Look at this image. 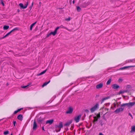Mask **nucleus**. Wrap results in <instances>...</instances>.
Listing matches in <instances>:
<instances>
[{
	"instance_id": "052dcab7",
	"label": "nucleus",
	"mask_w": 135,
	"mask_h": 135,
	"mask_svg": "<svg viewBox=\"0 0 135 135\" xmlns=\"http://www.w3.org/2000/svg\"><path fill=\"white\" fill-rule=\"evenodd\" d=\"M18 135H20V134H19Z\"/></svg>"
},
{
	"instance_id": "aec40b11",
	"label": "nucleus",
	"mask_w": 135,
	"mask_h": 135,
	"mask_svg": "<svg viewBox=\"0 0 135 135\" xmlns=\"http://www.w3.org/2000/svg\"><path fill=\"white\" fill-rule=\"evenodd\" d=\"M47 70L46 69L44 71H43L41 73L37 74V76H38L40 75H41L44 74L46 71Z\"/></svg>"
},
{
	"instance_id": "bf43d9fd",
	"label": "nucleus",
	"mask_w": 135,
	"mask_h": 135,
	"mask_svg": "<svg viewBox=\"0 0 135 135\" xmlns=\"http://www.w3.org/2000/svg\"><path fill=\"white\" fill-rule=\"evenodd\" d=\"M118 103H117V104H118Z\"/></svg>"
},
{
	"instance_id": "49530a36",
	"label": "nucleus",
	"mask_w": 135,
	"mask_h": 135,
	"mask_svg": "<svg viewBox=\"0 0 135 135\" xmlns=\"http://www.w3.org/2000/svg\"><path fill=\"white\" fill-rule=\"evenodd\" d=\"M17 112H17V110H16V111H15L14 112V114H16V113H17Z\"/></svg>"
},
{
	"instance_id": "c03bdc74",
	"label": "nucleus",
	"mask_w": 135,
	"mask_h": 135,
	"mask_svg": "<svg viewBox=\"0 0 135 135\" xmlns=\"http://www.w3.org/2000/svg\"><path fill=\"white\" fill-rule=\"evenodd\" d=\"M22 109V108H20V109H17V112L20 111Z\"/></svg>"
},
{
	"instance_id": "9b49d317",
	"label": "nucleus",
	"mask_w": 135,
	"mask_h": 135,
	"mask_svg": "<svg viewBox=\"0 0 135 135\" xmlns=\"http://www.w3.org/2000/svg\"><path fill=\"white\" fill-rule=\"evenodd\" d=\"M135 104V102L129 103L128 105V108H130L131 107L133 106Z\"/></svg>"
},
{
	"instance_id": "c85d7f7f",
	"label": "nucleus",
	"mask_w": 135,
	"mask_h": 135,
	"mask_svg": "<svg viewBox=\"0 0 135 135\" xmlns=\"http://www.w3.org/2000/svg\"><path fill=\"white\" fill-rule=\"evenodd\" d=\"M50 33L51 34V35H53L55 36L56 33V32L54 31V32H51Z\"/></svg>"
},
{
	"instance_id": "4be33fe9",
	"label": "nucleus",
	"mask_w": 135,
	"mask_h": 135,
	"mask_svg": "<svg viewBox=\"0 0 135 135\" xmlns=\"http://www.w3.org/2000/svg\"><path fill=\"white\" fill-rule=\"evenodd\" d=\"M94 119L93 120V123L94 124H95V122L97 121L98 120V119L96 116L94 117Z\"/></svg>"
},
{
	"instance_id": "bb28decb",
	"label": "nucleus",
	"mask_w": 135,
	"mask_h": 135,
	"mask_svg": "<svg viewBox=\"0 0 135 135\" xmlns=\"http://www.w3.org/2000/svg\"><path fill=\"white\" fill-rule=\"evenodd\" d=\"M60 27V28H64L65 29H66L68 30H69V29H68V28L66 27H65L64 26H63L62 25H61L60 26H59Z\"/></svg>"
},
{
	"instance_id": "f704fd0d",
	"label": "nucleus",
	"mask_w": 135,
	"mask_h": 135,
	"mask_svg": "<svg viewBox=\"0 0 135 135\" xmlns=\"http://www.w3.org/2000/svg\"><path fill=\"white\" fill-rule=\"evenodd\" d=\"M133 60H129L127 61V62H132L133 61Z\"/></svg>"
},
{
	"instance_id": "8fccbe9b",
	"label": "nucleus",
	"mask_w": 135,
	"mask_h": 135,
	"mask_svg": "<svg viewBox=\"0 0 135 135\" xmlns=\"http://www.w3.org/2000/svg\"><path fill=\"white\" fill-rule=\"evenodd\" d=\"M42 129L44 131H45L44 129V127H42Z\"/></svg>"
},
{
	"instance_id": "72a5a7b5",
	"label": "nucleus",
	"mask_w": 135,
	"mask_h": 135,
	"mask_svg": "<svg viewBox=\"0 0 135 135\" xmlns=\"http://www.w3.org/2000/svg\"><path fill=\"white\" fill-rule=\"evenodd\" d=\"M59 28H60V27H56L55 30H54L56 32H57V30H58Z\"/></svg>"
},
{
	"instance_id": "6e6552de",
	"label": "nucleus",
	"mask_w": 135,
	"mask_h": 135,
	"mask_svg": "<svg viewBox=\"0 0 135 135\" xmlns=\"http://www.w3.org/2000/svg\"><path fill=\"white\" fill-rule=\"evenodd\" d=\"M63 127V125L62 124L61 122H60L59 123V125H57L56 126V128H59V129L58 131H59L60 129L61 128H62ZM57 132H58V131H57Z\"/></svg>"
},
{
	"instance_id": "79ce46f5",
	"label": "nucleus",
	"mask_w": 135,
	"mask_h": 135,
	"mask_svg": "<svg viewBox=\"0 0 135 135\" xmlns=\"http://www.w3.org/2000/svg\"><path fill=\"white\" fill-rule=\"evenodd\" d=\"M16 123V121H13V124L14 126H15V124Z\"/></svg>"
},
{
	"instance_id": "de8ad7c7",
	"label": "nucleus",
	"mask_w": 135,
	"mask_h": 135,
	"mask_svg": "<svg viewBox=\"0 0 135 135\" xmlns=\"http://www.w3.org/2000/svg\"><path fill=\"white\" fill-rule=\"evenodd\" d=\"M99 135H104L103 134H102L101 133H99Z\"/></svg>"
},
{
	"instance_id": "603ef678",
	"label": "nucleus",
	"mask_w": 135,
	"mask_h": 135,
	"mask_svg": "<svg viewBox=\"0 0 135 135\" xmlns=\"http://www.w3.org/2000/svg\"><path fill=\"white\" fill-rule=\"evenodd\" d=\"M73 4H74V0L73 1Z\"/></svg>"
},
{
	"instance_id": "58836bf2",
	"label": "nucleus",
	"mask_w": 135,
	"mask_h": 135,
	"mask_svg": "<svg viewBox=\"0 0 135 135\" xmlns=\"http://www.w3.org/2000/svg\"><path fill=\"white\" fill-rule=\"evenodd\" d=\"M113 106L114 108H116V104L115 103H113Z\"/></svg>"
},
{
	"instance_id": "6e6d98bb",
	"label": "nucleus",
	"mask_w": 135,
	"mask_h": 135,
	"mask_svg": "<svg viewBox=\"0 0 135 135\" xmlns=\"http://www.w3.org/2000/svg\"><path fill=\"white\" fill-rule=\"evenodd\" d=\"M107 113V112L106 113H105V114H104V115H105V114H106V113Z\"/></svg>"
},
{
	"instance_id": "a878e982",
	"label": "nucleus",
	"mask_w": 135,
	"mask_h": 135,
	"mask_svg": "<svg viewBox=\"0 0 135 135\" xmlns=\"http://www.w3.org/2000/svg\"><path fill=\"white\" fill-rule=\"evenodd\" d=\"M128 103H123L120 106L121 107H123L125 106H127V107H128Z\"/></svg>"
},
{
	"instance_id": "423d86ee",
	"label": "nucleus",
	"mask_w": 135,
	"mask_h": 135,
	"mask_svg": "<svg viewBox=\"0 0 135 135\" xmlns=\"http://www.w3.org/2000/svg\"><path fill=\"white\" fill-rule=\"evenodd\" d=\"M124 109L122 108H119L117 109L114 111V112L116 113H118L122 111Z\"/></svg>"
},
{
	"instance_id": "393cba45",
	"label": "nucleus",
	"mask_w": 135,
	"mask_h": 135,
	"mask_svg": "<svg viewBox=\"0 0 135 135\" xmlns=\"http://www.w3.org/2000/svg\"><path fill=\"white\" fill-rule=\"evenodd\" d=\"M9 28V26L7 25H4L3 27V29L4 30H7Z\"/></svg>"
},
{
	"instance_id": "473e14b6",
	"label": "nucleus",
	"mask_w": 135,
	"mask_h": 135,
	"mask_svg": "<svg viewBox=\"0 0 135 135\" xmlns=\"http://www.w3.org/2000/svg\"><path fill=\"white\" fill-rule=\"evenodd\" d=\"M8 131H5L4 132L3 134L5 135H6L8 133Z\"/></svg>"
},
{
	"instance_id": "20e7f679",
	"label": "nucleus",
	"mask_w": 135,
	"mask_h": 135,
	"mask_svg": "<svg viewBox=\"0 0 135 135\" xmlns=\"http://www.w3.org/2000/svg\"><path fill=\"white\" fill-rule=\"evenodd\" d=\"M28 3L27 2H26V4L24 6H23V4L22 3H20L19 4V5L20 7L21 8L23 9H25L26 8L28 5Z\"/></svg>"
},
{
	"instance_id": "13d9d810",
	"label": "nucleus",
	"mask_w": 135,
	"mask_h": 135,
	"mask_svg": "<svg viewBox=\"0 0 135 135\" xmlns=\"http://www.w3.org/2000/svg\"><path fill=\"white\" fill-rule=\"evenodd\" d=\"M118 105H117V107H118Z\"/></svg>"
},
{
	"instance_id": "0eeeda50",
	"label": "nucleus",
	"mask_w": 135,
	"mask_h": 135,
	"mask_svg": "<svg viewBox=\"0 0 135 135\" xmlns=\"http://www.w3.org/2000/svg\"><path fill=\"white\" fill-rule=\"evenodd\" d=\"M73 110V109L71 107H69L68 110L66 112V114H71Z\"/></svg>"
},
{
	"instance_id": "c9c22d12",
	"label": "nucleus",
	"mask_w": 135,
	"mask_h": 135,
	"mask_svg": "<svg viewBox=\"0 0 135 135\" xmlns=\"http://www.w3.org/2000/svg\"><path fill=\"white\" fill-rule=\"evenodd\" d=\"M123 81V80L122 79L120 78L118 80V81L119 82H122Z\"/></svg>"
},
{
	"instance_id": "4c0bfd02",
	"label": "nucleus",
	"mask_w": 135,
	"mask_h": 135,
	"mask_svg": "<svg viewBox=\"0 0 135 135\" xmlns=\"http://www.w3.org/2000/svg\"><path fill=\"white\" fill-rule=\"evenodd\" d=\"M85 111L87 113H88L89 112V110L87 109H85Z\"/></svg>"
},
{
	"instance_id": "39448f33",
	"label": "nucleus",
	"mask_w": 135,
	"mask_h": 135,
	"mask_svg": "<svg viewBox=\"0 0 135 135\" xmlns=\"http://www.w3.org/2000/svg\"><path fill=\"white\" fill-rule=\"evenodd\" d=\"M81 117V115H78L77 116H76L74 117V120L76 123H78L79 122Z\"/></svg>"
},
{
	"instance_id": "5fc2aeb1",
	"label": "nucleus",
	"mask_w": 135,
	"mask_h": 135,
	"mask_svg": "<svg viewBox=\"0 0 135 135\" xmlns=\"http://www.w3.org/2000/svg\"><path fill=\"white\" fill-rule=\"evenodd\" d=\"M106 109H107V110H108V108Z\"/></svg>"
},
{
	"instance_id": "4468645a",
	"label": "nucleus",
	"mask_w": 135,
	"mask_h": 135,
	"mask_svg": "<svg viewBox=\"0 0 135 135\" xmlns=\"http://www.w3.org/2000/svg\"><path fill=\"white\" fill-rule=\"evenodd\" d=\"M54 121L53 119H50L47 120L46 122V124L49 123L50 124H51Z\"/></svg>"
},
{
	"instance_id": "37998d69",
	"label": "nucleus",
	"mask_w": 135,
	"mask_h": 135,
	"mask_svg": "<svg viewBox=\"0 0 135 135\" xmlns=\"http://www.w3.org/2000/svg\"><path fill=\"white\" fill-rule=\"evenodd\" d=\"M128 114H129V115H130V116H131V117H132V118H133L132 116L130 113H129Z\"/></svg>"
},
{
	"instance_id": "412c9836",
	"label": "nucleus",
	"mask_w": 135,
	"mask_h": 135,
	"mask_svg": "<svg viewBox=\"0 0 135 135\" xmlns=\"http://www.w3.org/2000/svg\"><path fill=\"white\" fill-rule=\"evenodd\" d=\"M109 98V97H105V98H103L102 99L101 101V104L104 101V100L108 99Z\"/></svg>"
},
{
	"instance_id": "f257e3e1",
	"label": "nucleus",
	"mask_w": 135,
	"mask_h": 135,
	"mask_svg": "<svg viewBox=\"0 0 135 135\" xmlns=\"http://www.w3.org/2000/svg\"><path fill=\"white\" fill-rule=\"evenodd\" d=\"M99 105L98 103H96L90 109V111L91 113H93L98 109L99 108Z\"/></svg>"
},
{
	"instance_id": "f3484780",
	"label": "nucleus",
	"mask_w": 135,
	"mask_h": 135,
	"mask_svg": "<svg viewBox=\"0 0 135 135\" xmlns=\"http://www.w3.org/2000/svg\"><path fill=\"white\" fill-rule=\"evenodd\" d=\"M72 121H70L69 122H66L64 124L65 126H68L70 125Z\"/></svg>"
},
{
	"instance_id": "864d4df0",
	"label": "nucleus",
	"mask_w": 135,
	"mask_h": 135,
	"mask_svg": "<svg viewBox=\"0 0 135 135\" xmlns=\"http://www.w3.org/2000/svg\"><path fill=\"white\" fill-rule=\"evenodd\" d=\"M129 85H128L127 86V87L128 88H129Z\"/></svg>"
},
{
	"instance_id": "a19ab883",
	"label": "nucleus",
	"mask_w": 135,
	"mask_h": 135,
	"mask_svg": "<svg viewBox=\"0 0 135 135\" xmlns=\"http://www.w3.org/2000/svg\"><path fill=\"white\" fill-rule=\"evenodd\" d=\"M50 35H51V34H50V33H49L47 35V36H46V37H48Z\"/></svg>"
},
{
	"instance_id": "f8f14e48",
	"label": "nucleus",
	"mask_w": 135,
	"mask_h": 135,
	"mask_svg": "<svg viewBox=\"0 0 135 135\" xmlns=\"http://www.w3.org/2000/svg\"><path fill=\"white\" fill-rule=\"evenodd\" d=\"M112 87L113 88L116 89L118 88L119 87V86L116 84H114L112 85Z\"/></svg>"
},
{
	"instance_id": "2f4dec72",
	"label": "nucleus",
	"mask_w": 135,
	"mask_h": 135,
	"mask_svg": "<svg viewBox=\"0 0 135 135\" xmlns=\"http://www.w3.org/2000/svg\"><path fill=\"white\" fill-rule=\"evenodd\" d=\"M98 119H99L100 117V113H99L97 115V116H96Z\"/></svg>"
},
{
	"instance_id": "ea45409f",
	"label": "nucleus",
	"mask_w": 135,
	"mask_h": 135,
	"mask_svg": "<svg viewBox=\"0 0 135 135\" xmlns=\"http://www.w3.org/2000/svg\"><path fill=\"white\" fill-rule=\"evenodd\" d=\"M33 2H32V3L31 6H30V9H31L32 8V6L33 5Z\"/></svg>"
},
{
	"instance_id": "7ed1b4c3",
	"label": "nucleus",
	"mask_w": 135,
	"mask_h": 135,
	"mask_svg": "<svg viewBox=\"0 0 135 135\" xmlns=\"http://www.w3.org/2000/svg\"><path fill=\"white\" fill-rule=\"evenodd\" d=\"M18 28H16L13 29L12 30H11L10 32L8 33H7L6 35H5L4 36H3V37H2V39H3L5 37H6L8 36L12 32L15 31V30H18Z\"/></svg>"
},
{
	"instance_id": "4d7b16f0",
	"label": "nucleus",
	"mask_w": 135,
	"mask_h": 135,
	"mask_svg": "<svg viewBox=\"0 0 135 135\" xmlns=\"http://www.w3.org/2000/svg\"><path fill=\"white\" fill-rule=\"evenodd\" d=\"M11 135H12V133H11Z\"/></svg>"
},
{
	"instance_id": "ddd939ff",
	"label": "nucleus",
	"mask_w": 135,
	"mask_h": 135,
	"mask_svg": "<svg viewBox=\"0 0 135 135\" xmlns=\"http://www.w3.org/2000/svg\"><path fill=\"white\" fill-rule=\"evenodd\" d=\"M103 84L102 83H100L99 84L97 85L96 86V88L97 89L100 88L102 87Z\"/></svg>"
},
{
	"instance_id": "a18cd8bd",
	"label": "nucleus",
	"mask_w": 135,
	"mask_h": 135,
	"mask_svg": "<svg viewBox=\"0 0 135 135\" xmlns=\"http://www.w3.org/2000/svg\"><path fill=\"white\" fill-rule=\"evenodd\" d=\"M22 109V108H20V109H17V112L20 111Z\"/></svg>"
},
{
	"instance_id": "1a4fd4ad",
	"label": "nucleus",
	"mask_w": 135,
	"mask_h": 135,
	"mask_svg": "<svg viewBox=\"0 0 135 135\" xmlns=\"http://www.w3.org/2000/svg\"><path fill=\"white\" fill-rule=\"evenodd\" d=\"M37 127V123L35 121H34L33 124V130H35L36 129Z\"/></svg>"
},
{
	"instance_id": "5701e85b",
	"label": "nucleus",
	"mask_w": 135,
	"mask_h": 135,
	"mask_svg": "<svg viewBox=\"0 0 135 135\" xmlns=\"http://www.w3.org/2000/svg\"><path fill=\"white\" fill-rule=\"evenodd\" d=\"M37 23V22L36 21L34 23H33L30 26V30H32V27H33V26L35 25L36 23Z\"/></svg>"
},
{
	"instance_id": "2eb2a0df",
	"label": "nucleus",
	"mask_w": 135,
	"mask_h": 135,
	"mask_svg": "<svg viewBox=\"0 0 135 135\" xmlns=\"http://www.w3.org/2000/svg\"><path fill=\"white\" fill-rule=\"evenodd\" d=\"M135 132V125L134 126H132L131 127V133L134 132Z\"/></svg>"
},
{
	"instance_id": "c756f323",
	"label": "nucleus",
	"mask_w": 135,
	"mask_h": 135,
	"mask_svg": "<svg viewBox=\"0 0 135 135\" xmlns=\"http://www.w3.org/2000/svg\"><path fill=\"white\" fill-rule=\"evenodd\" d=\"M30 84H31L30 83H28V85H26V86H21V87L22 88H25L27 87L29 85H30Z\"/></svg>"
},
{
	"instance_id": "dca6fc26",
	"label": "nucleus",
	"mask_w": 135,
	"mask_h": 135,
	"mask_svg": "<svg viewBox=\"0 0 135 135\" xmlns=\"http://www.w3.org/2000/svg\"><path fill=\"white\" fill-rule=\"evenodd\" d=\"M128 90H120L119 92V94H123L124 93H127L128 92Z\"/></svg>"
},
{
	"instance_id": "e433bc0d",
	"label": "nucleus",
	"mask_w": 135,
	"mask_h": 135,
	"mask_svg": "<svg viewBox=\"0 0 135 135\" xmlns=\"http://www.w3.org/2000/svg\"><path fill=\"white\" fill-rule=\"evenodd\" d=\"M65 20L66 21H69L70 20V17H69L68 18H66L65 19Z\"/></svg>"
},
{
	"instance_id": "09e8293b",
	"label": "nucleus",
	"mask_w": 135,
	"mask_h": 135,
	"mask_svg": "<svg viewBox=\"0 0 135 135\" xmlns=\"http://www.w3.org/2000/svg\"><path fill=\"white\" fill-rule=\"evenodd\" d=\"M1 3L3 5V6H4V3L3 2H1Z\"/></svg>"
},
{
	"instance_id": "9d476101",
	"label": "nucleus",
	"mask_w": 135,
	"mask_h": 135,
	"mask_svg": "<svg viewBox=\"0 0 135 135\" xmlns=\"http://www.w3.org/2000/svg\"><path fill=\"white\" fill-rule=\"evenodd\" d=\"M44 118H40L37 119L38 122L39 124H41L42 123L43 121L44 120Z\"/></svg>"
},
{
	"instance_id": "3c124183",
	"label": "nucleus",
	"mask_w": 135,
	"mask_h": 135,
	"mask_svg": "<svg viewBox=\"0 0 135 135\" xmlns=\"http://www.w3.org/2000/svg\"><path fill=\"white\" fill-rule=\"evenodd\" d=\"M8 83H7L6 84V85L8 86Z\"/></svg>"
},
{
	"instance_id": "cd10ccee",
	"label": "nucleus",
	"mask_w": 135,
	"mask_h": 135,
	"mask_svg": "<svg viewBox=\"0 0 135 135\" xmlns=\"http://www.w3.org/2000/svg\"><path fill=\"white\" fill-rule=\"evenodd\" d=\"M111 79L110 78L107 81L106 84L107 85H109L111 81Z\"/></svg>"
},
{
	"instance_id": "6ab92c4d",
	"label": "nucleus",
	"mask_w": 135,
	"mask_h": 135,
	"mask_svg": "<svg viewBox=\"0 0 135 135\" xmlns=\"http://www.w3.org/2000/svg\"><path fill=\"white\" fill-rule=\"evenodd\" d=\"M50 81V80H49L48 82H45L42 85V87H44L46 85L48 84H49Z\"/></svg>"
},
{
	"instance_id": "a211bd4d",
	"label": "nucleus",
	"mask_w": 135,
	"mask_h": 135,
	"mask_svg": "<svg viewBox=\"0 0 135 135\" xmlns=\"http://www.w3.org/2000/svg\"><path fill=\"white\" fill-rule=\"evenodd\" d=\"M22 116L21 114H19L17 117L18 119L21 120H22Z\"/></svg>"
},
{
	"instance_id": "b1692460",
	"label": "nucleus",
	"mask_w": 135,
	"mask_h": 135,
	"mask_svg": "<svg viewBox=\"0 0 135 135\" xmlns=\"http://www.w3.org/2000/svg\"><path fill=\"white\" fill-rule=\"evenodd\" d=\"M132 66H125V67H123L121 68H120L119 69V70H123V69H124L126 68H128L132 67Z\"/></svg>"
},
{
	"instance_id": "7c9ffc66",
	"label": "nucleus",
	"mask_w": 135,
	"mask_h": 135,
	"mask_svg": "<svg viewBox=\"0 0 135 135\" xmlns=\"http://www.w3.org/2000/svg\"><path fill=\"white\" fill-rule=\"evenodd\" d=\"M81 9L79 6L77 7V10L78 12H80L81 10Z\"/></svg>"
},
{
	"instance_id": "f03ea898",
	"label": "nucleus",
	"mask_w": 135,
	"mask_h": 135,
	"mask_svg": "<svg viewBox=\"0 0 135 135\" xmlns=\"http://www.w3.org/2000/svg\"><path fill=\"white\" fill-rule=\"evenodd\" d=\"M18 28H16L13 29L12 30H11L10 32L8 33H7L6 35H5L4 36H3V37H2V39H3L5 37H6L8 36L12 32L15 31V30H18Z\"/></svg>"
}]
</instances>
